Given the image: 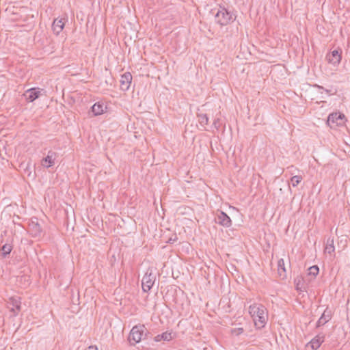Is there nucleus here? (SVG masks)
<instances>
[{"label": "nucleus", "instance_id": "nucleus-26", "mask_svg": "<svg viewBox=\"0 0 350 350\" xmlns=\"http://www.w3.org/2000/svg\"><path fill=\"white\" fill-rule=\"evenodd\" d=\"M178 240L177 235L175 234L172 237H170L168 240L167 241V243H174Z\"/></svg>", "mask_w": 350, "mask_h": 350}, {"label": "nucleus", "instance_id": "nucleus-4", "mask_svg": "<svg viewBox=\"0 0 350 350\" xmlns=\"http://www.w3.org/2000/svg\"><path fill=\"white\" fill-rule=\"evenodd\" d=\"M156 280V276L152 273V270L150 269H148L144 275L142 280V288L144 292L149 291L151 288L153 286L154 282Z\"/></svg>", "mask_w": 350, "mask_h": 350}, {"label": "nucleus", "instance_id": "nucleus-21", "mask_svg": "<svg viewBox=\"0 0 350 350\" xmlns=\"http://www.w3.org/2000/svg\"><path fill=\"white\" fill-rule=\"evenodd\" d=\"M12 250V245L5 243L0 248L1 256L3 258H6Z\"/></svg>", "mask_w": 350, "mask_h": 350}, {"label": "nucleus", "instance_id": "nucleus-11", "mask_svg": "<svg viewBox=\"0 0 350 350\" xmlns=\"http://www.w3.org/2000/svg\"><path fill=\"white\" fill-rule=\"evenodd\" d=\"M56 153L51 150L49 151L46 157L43 158L41 164L44 167L49 168L53 165Z\"/></svg>", "mask_w": 350, "mask_h": 350}, {"label": "nucleus", "instance_id": "nucleus-1", "mask_svg": "<svg viewBox=\"0 0 350 350\" xmlns=\"http://www.w3.org/2000/svg\"><path fill=\"white\" fill-rule=\"evenodd\" d=\"M249 312L254 319L255 325L258 329L265 326L267 320L265 307L261 304H254L249 307Z\"/></svg>", "mask_w": 350, "mask_h": 350}, {"label": "nucleus", "instance_id": "nucleus-13", "mask_svg": "<svg viewBox=\"0 0 350 350\" xmlns=\"http://www.w3.org/2000/svg\"><path fill=\"white\" fill-rule=\"evenodd\" d=\"M332 318V312L327 308L317 323V327H321L327 323Z\"/></svg>", "mask_w": 350, "mask_h": 350}, {"label": "nucleus", "instance_id": "nucleus-3", "mask_svg": "<svg viewBox=\"0 0 350 350\" xmlns=\"http://www.w3.org/2000/svg\"><path fill=\"white\" fill-rule=\"evenodd\" d=\"M237 16L231 11L220 6L215 14V21L221 26H226L234 22Z\"/></svg>", "mask_w": 350, "mask_h": 350}, {"label": "nucleus", "instance_id": "nucleus-19", "mask_svg": "<svg viewBox=\"0 0 350 350\" xmlns=\"http://www.w3.org/2000/svg\"><path fill=\"white\" fill-rule=\"evenodd\" d=\"M278 272L282 279L286 278V270L285 268L284 260L281 258L278 261Z\"/></svg>", "mask_w": 350, "mask_h": 350}, {"label": "nucleus", "instance_id": "nucleus-5", "mask_svg": "<svg viewBox=\"0 0 350 350\" xmlns=\"http://www.w3.org/2000/svg\"><path fill=\"white\" fill-rule=\"evenodd\" d=\"M346 120V117L343 113L340 112H334L328 116L327 122L330 127L333 126L332 124H335L336 126H340L344 125Z\"/></svg>", "mask_w": 350, "mask_h": 350}, {"label": "nucleus", "instance_id": "nucleus-7", "mask_svg": "<svg viewBox=\"0 0 350 350\" xmlns=\"http://www.w3.org/2000/svg\"><path fill=\"white\" fill-rule=\"evenodd\" d=\"M215 222L224 227L228 228L232 225V220L230 217L224 211H218L215 218Z\"/></svg>", "mask_w": 350, "mask_h": 350}, {"label": "nucleus", "instance_id": "nucleus-29", "mask_svg": "<svg viewBox=\"0 0 350 350\" xmlns=\"http://www.w3.org/2000/svg\"><path fill=\"white\" fill-rule=\"evenodd\" d=\"M315 86L319 88V89H322V90H324L326 92H329V90L325 89L323 86H321V85H315Z\"/></svg>", "mask_w": 350, "mask_h": 350}, {"label": "nucleus", "instance_id": "nucleus-28", "mask_svg": "<svg viewBox=\"0 0 350 350\" xmlns=\"http://www.w3.org/2000/svg\"><path fill=\"white\" fill-rule=\"evenodd\" d=\"M85 350H98V348L96 346H90L88 349Z\"/></svg>", "mask_w": 350, "mask_h": 350}, {"label": "nucleus", "instance_id": "nucleus-30", "mask_svg": "<svg viewBox=\"0 0 350 350\" xmlns=\"http://www.w3.org/2000/svg\"><path fill=\"white\" fill-rule=\"evenodd\" d=\"M219 123V119H217V120H214V122H213V124L215 125V126L216 128H217V124Z\"/></svg>", "mask_w": 350, "mask_h": 350}, {"label": "nucleus", "instance_id": "nucleus-9", "mask_svg": "<svg viewBox=\"0 0 350 350\" xmlns=\"http://www.w3.org/2000/svg\"><path fill=\"white\" fill-rule=\"evenodd\" d=\"M132 79V75L129 72H125L121 76L120 88L122 90L126 91L129 89Z\"/></svg>", "mask_w": 350, "mask_h": 350}, {"label": "nucleus", "instance_id": "nucleus-17", "mask_svg": "<svg viewBox=\"0 0 350 350\" xmlns=\"http://www.w3.org/2000/svg\"><path fill=\"white\" fill-rule=\"evenodd\" d=\"M324 338V336H320L319 335H318L316 337H314L310 342L311 348L314 350H317V349H319L321 345L323 342Z\"/></svg>", "mask_w": 350, "mask_h": 350}, {"label": "nucleus", "instance_id": "nucleus-20", "mask_svg": "<svg viewBox=\"0 0 350 350\" xmlns=\"http://www.w3.org/2000/svg\"><path fill=\"white\" fill-rule=\"evenodd\" d=\"M334 237H329L327 239L326 245H325V250H324L325 253H328V254H331L332 252H334L335 248H334Z\"/></svg>", "mask_w": 350, "mask_h": 350}, {"label": "nucleus", "instance_id": "nucleus-23", "mask_svg": "<svg viewBox=\"0 0 350 350\" xmlns=\"http://www.w3.org/2000/svg\"><path fill=\"white\" fill-rule=\"evenodd\" d=\"M319 271V267L317 265H313L308 269V275L316 277Z\"/></svg>", "mask_w": 350, "mask_h": 350}, {"label": "nucleus", "instance_id": "nucleus-2", "mask_svg": "<svg viewBox=\"0 0 350 350\" xmlns=\"http://www.w3.org/2000/svg\"><path fill=\"white\" fill-rule=\"evenodd\" d=\"M150 332L147 330L144 325L138 324L133 327L129 336L128 340L130 345L135 346L139 343L142 339H146Z\"/></svg>", "mask_w": 350, "mask_h": 350}, {"label": "nucleus", "instance_id": "nucleus-22", "mask_svg": "<svg viewBox=\"0 0 350 350\" xmlns=\"http://www.w3.org/2000/svg\"><path fill=\"white\" fill-rule=\"evenodd\" d=\"M198 121L202 126L208 124V118L206 113H198Z\"/></svg>", "mask_w": 350, "mask_h": 350}, {"label": "nucleus", "instance_id": "nucleus-25", "mask_svg": "<svg viewBox=\"0 0 350 350\" xmlns=\"http://www.w3.org/2000/svg\"><path fill=\"white\" fill-rule=\"evenodd\" d=\"M244 332L243 328L239 327V328H235L232 329L231 332L232 334H234L236 336H239V334H242Z\"/></svg>", "mask_w": 350, "mask_h": 350}, {"label": "nucleus", "instance_id": "nucleus-12", "mask_svg": "<svg viewBox=\"0 0 350 350\" xmlns=\"http://www.w3.org/2000/svg\"><path fill=\"white\" fill-rule=\"evenodd\" d=\"M9 304L12 306L10 311L14 313V316H16L18 312L21 309V302L20 297H11L10 299Z\"/></svg>", "mask_w": 350, "mask_h": 350}, {"label": "nucleus", "instance_id": "nucleus-8", "mask_svg": "<svg viewBox=\"0 0 350 350\" xmlns=\"http://www.w3.org/2000/svg\"><path fill=\"white\" fill-rule=\"evenodd\" d=\"M342 50L340 49H335L326 55V59L329 63L333 65L340 64L342 59Z\"/></svg>", "mask_w": 350, "mask_h": 350}, {"label": "nucleus", "instance_id": "nucleus-15", "mask_svg": "<svg viewBox=\"0 0 350 350\" xmlns=\"http://www.w3.org/2000/svg\"><path fill=\"white\" fill-rule=\"evenodd\" d=\"M105 109H106V107L103 103L97 102L92 106L91 111L94 116H97L103 113Z\"/></svg>", "mask_w": 350, "mask_h": 350}, {"label": "nucleus", "instance_id": "nucleus-18", "mask_svg": "<svg viewBox=\"0 0 350 350\" xmlns=\"http://www.w3.org/2000/svg\"><path fill=\"white\" fill-rule=\"evenodd\" d=\"M295 289L297 291L302 292L306 289V285L304 278L301 276H297L294 280Z\"/></svg>", "mask_w": 350, "mask_h": 350}, {"label": "nucleus", "instance_id": "nucleus-6", "mask_svg": "<svg viewBox=\"0 0 350 350\" xmlns=\"http://www.w3.org/2000/svg\"><path fill=\"white\" fill-rule=\"evenodd\" d=\"M28 230L30 234L33 237H40L42 232V228L38 222L37 217L31 219L28 226Z\"/></svg>", "mask_w": 350, "mask_h": 350}, {"label": "nucleus", "instance_id": "nucleus-24", "mask_svg": "<svg viewBox=\"0 0 350 350\" xmlns=\"http://www.w3.org/2000/svg\"><path fill=\"white\" fill-rule=\"evenodd\" d=\"M302 177L301 176H294L291 178V181L293 187L297 186L299 183L301 181Z\"/></svg>", "mask_w": 350, "mask_h": 350}, {"label": "nucleus", "instance_id": "nucleus-10", "mask_svg": "<svg viewBox=\"0 0 350 350\" xmlns=\"http://www.w3.org/2000/svg\"><path fill=\"white\" fill-rule=\"evenodd\" d=\"M40 95V92L39 89L36 88H30L23 94V96L28 102H33L39 98Z\"/></svg>", "mask_w": 350, "mask_h": 350}, {"label": "nucleus", "instance_id": "nucleus-14", "mask_svg": "<svg viewBox=\"0 0 350 350\" xmlns=\"http://www.w3.org/2000/svg\"><path fill=\"white\" fill-rule=\"evenodd\" d=\"M64 25L65 23L64 22V18L55 19L52 24V29L54 33L56 35H59V33L63 30Z\"/></svg>", "mask_w": 350, "mask_h": 350}, {"label": "nucleus", "instance_id": "nucleus-27", "mask_svg": "<svg viewBox=\"0 0 350 350\" xmlns=\"http://www.w3.org/2000/svg\"><path fill=\"white\" fill-rule=\"evenodd\" d=\"M31 164H30V163H29V162H28V163H27V165H26V167H25V171L26 172H27V173H28V174H27V175H28L29 176H30L31 172Z\"/></svg>", "mask_w": 350, "mask_h": 350}, {"label": "nucleus", "instance_id": "nucleus-16", "mask_svg": "<svg viewBox=\"0 0 350 350\" xmlns=\"http://www.w3.org/2000/svg\"><path fill=\"white\" fill-rule=\"evenodd\" d=\"M174 334L172 332H165L161 334H158L154 338L155 342H160L161 340L170 341L173 339Z\"/></svg>", "mask_w": 350, "mask_h": 350}]
</instances>
